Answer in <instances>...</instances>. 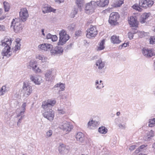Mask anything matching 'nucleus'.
<instances>
[{
	"label": "nucleus",
	"mask_w": 155,
	"mask_h": 155,
	"mask_svg": "<svg viewBox=\"0 0 155 155\" xmlns=\"http://www.w3.org/2000/svg\"><path fill=\"white\" fill-rule=\"evenodd\" d=\"M76 3L78 8L81 10L82 7L83 6L84 3L83 0H76Z\"/></svg>",
	"instance_id": "26"
},
{
	"label": "nucleus",
	"mask_w": 155,
	"mask_h": 155,
	"mask_svg": "<svg viewBox=\"0 0 155 155\" xmlns=\"http://www.w3.org/2000/svg\"><path fill=\"white\" fill-rule=\"evenodd\" d=\"M154 4V2L151 0H140L139 5L142 8L151 7Z\"/></svg>",
	"instance_id": "6"
},
{
	"label": "nucleus",
	"mask_w": 155,
	"mask_h": 155,
	"mask_svg": "<svg viewBox=\"0 0 155 155\" xmlns=\"http://www.w3.org/2000/svg\"><path fill=\"white\" fill-rule=\"evenodd\" d=\"M129 23L132 27H136L137 25V20L135 17L131 16L129 19H128Z\"/></svg>",
	"instance_id": "18"
},
{
	"label": "nucleus",
	"mask_w": 155,
	"mask_h": 155,
	"mask_svg": "<svg viewBox=\"0 0 155 155\" xmlns=\"http://www.w3.org/2000/svg\"><path fill=\"white\" fill-rule=\"evenodd\" d=\"M149 40L150 44H155V37H151Z\"/></svg>",
	"instance_id": "43"
},
{
	"label": "nucleus",
	"mask_w": 155,
	"mask_h": 155,
	"mask_svg": "<svg viewBox=\"0 0 155 155\" xmlns=\"http://www.w3.org/2000/svg\"><path fill=\"white\" fill-rule=\"evenodd\" d=\"M10 47L5 46L2 52V55L3 56H6L7 57H9L12 55V53L10 52Z\"/></svg>",
	"instance_id": "17"
},
{
	"label": "nucleus",
	"mask_w": 155,
	"mask_h": 155,
	"mask_svg": "<svg viewBox=\"0 0 155 155\" xmlns=\"http://www.w3.org/2000/svg\"><path fill=\"white\" fill-rule=\"evenodd\" d=\"M52 47L51 45L48 43H45L39 45L38 47L39 50L47 51L50 50L52 48Z\"/></svg>",
	"instance_id": "16"
},
{
	"label": "nucleus",
	"mask_w": 155,
	"mask_h": 155,
	"mask_svg": "<svg viewBox=\"0 0 155 155\" xmlns=\"http://www.w3.org/2000/svg\"><path fill=\"white\" fill-rule=\"evenodd\" d=\"M20 44L18 43H17V45H15V49L14 50L13 52H16V51L20 49Z\"/></svg>",
	"instance_id": "46"
},
{
	"label": "nucleus",
	"mask_w": 155,
	"mask_h": 155,
	"mask_svg": "<svg viewBox=\"0 0 155 155\" xmlns=\"http://www.w3.org/2000/svg\"><path fill=\"white\" fill-rule=\"evenodd\" d=\"M63 51V49L60 47L56 46L54 48L51 50V52L53 55L60 54H62Z\"/></svg>",
	"instance_id": "13"
},
{
	"label": "nucleus",
	"mask_w": 155,
	"mask_h": 155,
	"mask_svg": "<svg viewBox=\"0 0 155 155\" xmlns=\"http://www.w3.org/2000/svg\"><path fill=\"white\" fill-rule=\"evenodd\" d=\"M7 91L6 87L5 86H3L0 89V96L4 94Z\"/></svg>",
	"instance_id": "34"
},
{
	"label": "nucleus",
	"mask_w": 155,
	"mask_h": 155,
	"mask_svg": "<svg viewBox=\"0 0 155 155\" xmlns=\"http://www.w3.org/2000/svg\"><path fill=\"white\" fill-rule=\"evenodd\" d=\"M53 10L54 9L52 8L48 7L47 5L42 8V12L44 13L53 12Z\"/></svg>",
	"instance_id": "24"
},
{
	"label": "nucleus",
	"mask_w": 155,
	"mask_h": 155,
	"mask_svg": "<svg viewBox=\"0 0 155 155\" xmlns=\"http://www.w3.org/2000/svg\"><path fill=\"white\" fill-rule=\"evenodd\" d=\"M3 4L5 11L8 12L9 10L10 7L9 4L6 2L4 1Z\"/></svg>",
	"instance_id": "30"
},
{
	"label": "nucleus",
	"mask_w": 155,
	"mask_h": 155,
	"mask_svg": "<svg viewBox=\"0 0 155 155\" xmlns=\"http://www.w3.org/2000/svg\"><path fill=\"white\" fill-rule=\"evenodd\" d=\"M120 114V113L119 112H117V116H119Z\"/></svg>",
	"instance_id": "63"
},
{
	"label": "nucleus",
	"mask_w": 155,
	"mask_h": 155,
	"mask_svg": "<svg viewBox=\"0 0 155 155\" xmlns=\"http://www.w3.org/2000/svg\"><path fill=\"white\" fill-rule=\"evenodd\" d=\"M52 35H51L50 33H48L47 34L46 36V38L47 39H51Z\"/></svg>",
	"instance_id": "56"
},
{
	"label": "nucleus",
	"mask_w": 155,
	"mask_h": 155,
	"mask_svg": "<svg viewBox=\"0 0 155 155\" xmlns=\"http://www.w3.org/2000/svg\"><path fill=\"white\" fill-rule=\"evenodd\" d=\"M146 34V33L144 31H139L138 33V36L140 38H142L145 36Z\"/></svg>",
	"instance_id": "45"
},
{
	"label": "nucleus",
	"mask_w": 155,
	"mask_h": 155,
	"mask_svg": "<svg viewBox=\"0 0 155 155\" xmlns=\"http://www.w3.org/2000/svg\"><path fill=\"white\" fill-rule=\"evenodd\" d=\"M55 2L58 3H60L64 2V0H54Z\"/></svg>",
	"instance_id": "58"
},
{
	"label": "nucleus",
	"mask_w": 155,
	"mask_h": 155,
	"mask_svg": "<svg viewBox=\"0 0 155 155\" xmlns=\"http://www.w3.org/2000/svg\"><path fill=\"white\" fill-rule=\"evenodd\" d=\"M12 42V40L11 38H5L3 41H2V45L4 46L10 47Z\"/></svg>",
	"instance_id": "22"
},
{
	"label": "nucleus",
	"mask_w": 155,
	"mask_h": 155,
	"mask_svg": "<svg viewBox=\"0 0 155 155\" xmlns=\"http://www.w3.org/2000/svg\"><path fill=\"white\" fill-rule=\"evenodd\" d=\"M107 130L104 127H101L99 128L98 131L101 134H105L107 132Z\"/></svg>",
	"instance_id": "31"
},
{
	"label": "nucleus",
	"mask_w": 155,
	"mask_h": 155,
	"mask_svg": "<svg viewBox=\"0 0 155 155\" xmlns=\"http://www.w3.org/2000/svg\"><path fill=\"white\" fill-rule=\"evenodd\" d=\"M155 125V118L150 120L149 126L150 127H152Z\"/></svg>",
	"instance_id": "37"
},
{
	"label": "nucleus",
	"mask_w": 155,
	"mask_h": 155,
	"mask_svg": "<svg viewBox=\"0 0 155 155\" xmlns=\"http://www.w3.org/2000/svg\"><path fill=\"white\" fill-rule=\"evenodd\" d=\"M118 126L120 127V128H122L123 127H124V126H123V125L121 124H119Z\"/></svg>",
	"instance_id": "59"
},
{
	"label": "nucleus",
	"mask_w": 155,
	"mask_h": 155,
	"mask_svg": "<svg viewBox=\"0 0 155 155\" xmlns=\"http://www.w3.org/2000/svg\"><path fill=\"white\" fill-rule=\"evenodd\" d=\"M4 19V17H0V20H2Z\"/></svg>",
	"instance_id": "62"
},
{
	"label": "nucleus",
	"mask_w": 155,
	"mask_h": 155,
	"mask_svg": "<svg viewBox=\"0 0 155 155\" xmlns=\"http://www.w3.org/2000/svg\"><path fill=\"white\" fill-rule=\"evenodd\" d=\"M76 138L77 140L80 142L82 143L84 141V135L81 132L78 133L76 135Z\"/></svg>",
	"instance_id": "21"
},
{
	"label": "nucleus",
	"mask_w": 155,
	"mask_h": 155,
	"mask_svg": "<svg viewBox=\"0 0 155 155\" xmlns=\"http://www.w3.org/2000/svg\"><path fill=\"white\" fill-rule=\"evenodd\" d=\"M111 9L112 8H109V9H107L106 10V11H107L108 10L109 11V12H111Z\"/></svg>",
	"instance_id": "61"
},
{
	"label": "nucleus",
	"mask_w": 155,
	"mask_h": 155,
	"mask_svg": "<svg viewBox=\"0 0 155 155\" xmlns=\"http://www.w3.org/2000/svg\"><path fill=\"white\" fill-rule=\"evenodd\" d=\"M109 0H100L95 2L97 6L103 7L107 5L109 3Z\"/></svg>",
	"instance_id": "20"
},
{
	"label": "nucleus",
	"mask_w": 155,
	"mask_h": 155,
	"mask_svg": "<svg viewBox=\"0 0 155 155\" xmlns=\"http://www.w3.org/2000/svg\"><path fill=\"white\" fill-rule=\"evenodd\" d=\"M58 148L59 153L61 154H63L68 151L67 147L63 144H60Z\"/></svg>",
	"instance_id": "19"
},
{
	"label": "nucleus",
	"mask_w": 155,
	"mask_h": 155,
	"mask_svg": "<svg viewBox=\"0 0 155 155\" xmlns=\"http://www.w3.org/2000/svg\"><path fill=\"white\" fill-rule=\"evenodd\" d=\"M32 91V87L27 82H24L22 86V91L24 96L28 97L31 93Z\"/></svg>",
	"instance_id": "2"
},
{
	"label": "nucleus",
	"mask_w": 155,
	"mask_h": 155,
	"mask_svg": "<svg viewBox=\"0 0 155 155\" xmlns=\"http://www.w3.org/2000/svg\"><path fill=\"white\" fill-rule=\"evenodd\" d=\"M20 19L22 21H25L28 17V14L27 9L25 8H22L19 12Z\"/></svg>",
	"instance_id": "7"
},
{
	"label": "nucleus",
	"mask_w": 155,
	"mask_h": 155,
	"mask_svg": "<svg viewBox=\"0 0 155 155\" xmlns=\"http://www.w3.org/2000/svg\"><path fill=\"white\" fill-rule=\"evenodd\" d=\"M52 134V131L51 130H49L46 132L45 137L46 138H48L51 137V136Z\"/></svg>",
	"instance_id": "42"
},
{
	"label": "nucleus",
	"mask_w": 155,
	"mask_h": 155,
	"mask_svg": "<svg viewBox=\"0 0 155 155\" xmlns=\"http://www.w3.org/2000/svg\"><path fill=\"white\" fill-rule=\"evenodd\" d=\"M140 7L139 6H138L137 4H135L132 6V7L134 9L138 11L139 12H141L142 9L140 8Z\"/></svg>",
	"instance_id": "40"
},
{
	"label": "nucleus",
	"mask_w": 155,
	"mask_h": 155,
	"mask_svg": "<svg viewBox=\"0 0 155 155\" xmlns=\"http://www.w3.org/2000/svg\"><path fill=\"white\" fill-rule=\"evenodd\" d=\"M142 53L145 57L147 58L151 57L155 55V53L153 52L152 50L146 48L143 49Z\"/></svg>",
	"instance_id": "10"
},
{
	"label": "nucleus",
	"mask_w": 155,
	"mask_h": 155,
	"mask_svg": "<svg viewBox=\"0 0 155 155\" xmlns=\"http://www.w3.org/2000/svg\"><path fill=\"white\" fill-rule=\"evenodd\" d=\"M51 39L53 41H55L57 40L58 37L56 35H52Z\"/></svg>",
	"instance_id": "48"
},
{
	"label": "nucleus",
	"mask_w": 155,
	"mask_h": 155,
	"mask_svg": "<svg viewBox=\"0 0 155 155\" xmlns=\"http://www.w3.org/2000/svg\"><path fill=\"white\" fill-rule=\"evenodd\" d=\"M29 65L30 67L32 68V69H34L35 68H36L37 67L35 61H31L30 62Z\"/></svg>",
	"instance_id": "38"
},
{
	"label": "nucleus",
	"mask_w": 155,
	"mask_h": 155,
	"mask_svg": "<svg viewBox=\"0 0 155 155\" xmlns=\"http://www.w3.org/2000/svg\"><path fill=\"white\" fill-rule=\"evenodd\" d=\"M96 65L98 67V68L99 69H102L104 66V63L101 59H100L97 61L96 63Z\"/></svg>",
	"instance_id": "23"
},
{
	"label": "nucleus",
	"mask_w": 155,
	"mask_h": 155,
	"mask_svg": "<svg viewBox=\"0 0 155 155\" xmlns=\"http://www.w3.org/2000/svg\"><path fill=\"white\" fill-rule=\"evenodd\" d=\"M111 40L113 44H118L121 41L119 39V37L115 35L112 36L111 38Z\"/></svg>",
	"instance_id": "25"
},
{
	"label": "nucleus",
	"mask_w": 155,
	"mask_h": 155,
	"mask_svg": "<svg viewBox=\"0 0 155 155\" xmlns=\"http://www.w3.org/2000/svg\"><path fill=\"white\" fill-rule=\"evenodd\" d=\"M153 132L151 130V132H149L148 134L149 135H147V138L148 139H149V138H150L151 137H153V136H154V135H153V134L152 133Z\"/></svg>",
	"instance_id": "51"
},
{
	"label": "nucleus",
	"mask_w": 155,
	"mask_h": 155,
	"mask_svg": "<svg viewBox=\"0 0 155 155\" xmlns=\"http://www.w3.org/2000/svg\"><path fill=\"white\" fill-rule=\"evenodd\" d=\"M149 16L148 14L147 13L143 14L141 16L140 19V22L141 23H143L145 21V20L147 19Z\"/></svg>",
	"instance_id": "27"
},
{
	"label": "nucleus",
	"mask_w": 155,
	"mask_h": 155,
	"mask_svg": "<svg viewBox=\"0 0 155 155\" xmlns=\"http://www.w3.org/2000/svg\"><path fill=\"white\" fill-rule=\"evenodd\" d=\"M87 31L86 37L89 38L94 37L97 33V31L95 26L91 25V27L87 29Z\"/></svg>",
	"instance_id": "4"
},
{
	"label": "nucleus",
	"mask_w": 155,
	"mask_h": 155,
	"mask_svg": "<svg viewBox=\"0 0 155 155\" xmlns=\"http://www.w3.org/2000/svg\"><path fill=\"white\" fill-rule=\"evenodd\" d=\"M59 40L58 44L62 45L69 39V35L67 34L66 31L62 30L59 32Z\"/></svg>",
	"instance_id": "3"
},
{
	"label": "nucleus",
	"mask_w": 155,
	"mask_h": 155,
	"mask_svg": "<svg viewBox=\"0 0 155 155\" xmlns=\"http://www.w3.org/2000/svg\"><path fill=\"white\" fill-rule=\"evenodd\" d=\"M99 124L98 122L92 120L90 121L88 123L89 126H92L93 127L96 126Z\"/></svg>",
	"instance_id": "33"
},
{
	"label": "nucleus",
	"mask_w": 155,
	"mask_h": 155,
	"mask_svg": "<svg viewBox=\"0 0 155 155\" xmlns=\"http://www.w3.org/2000/svg\"><path fill=\"white\" fill-rule=\"evenodd\" d=\"M24 115L21 116V117L18 119V121L17 123V125L18 127H19L20 125V124L21 123L22 120L23 119Z\"/></svg>",
	"instance_id": "44"
},
{
	"label": "nucleus",
	"mask_w": 155,
	"mask_h": 155,
	"mask_svg": "<svg viewBox=\"0 0 155 155\" xmlns=\"http://www.w3.org/2000/svg\"><path fill=\"white\" fill-rule=\"evenodd\" d=\"M147 145H142L140 147L137 149L135 151V152L137 153H138L140 151H142L144 149Z\"/></svg>",
	"instance_id": "35"
},
{
	"label": "nucleus",
	"mask_w": 155,
	"mask_h": 155,
	"mask_svg": "<svg viewBox=\"0 0 155 155\" xmlns=\"http://www.w3.org/2000/svg\"><path fill=\"white\" fill-rule=\"evenodd\" d=\"M30 78L31 80L36 84H40L42 81V77L40 76L35 77L32 75H30Z\"/></svg>",
	"instance_id": "12"
},
{
	"label": "nucleus",
	"mask_w": 155,
	"mask_h": 155,
	"mask_svg": "<svg viewBox=\"0 0 155 155\" xmlns=\"http://www.w3.org/2000/svg\"><path fill=\"white\" fill-rule=\"evenodd\" d=\"M98 83H99V82H98V81H97V80L96 81V83H95L96 85L97 84H98Z\"/></svg>",
	"instance_id": "64"
},
{
	"label": "nucleus",
	"mask_w": 155,
	"mask_h": 155,
	"mask_svg": "<svg viewBox=\"0 0 155 155\" xmlns=\"http://www.w3.org/2000/svg\"><path fill=\"white\" fill-rule=\"evenodd\" d=\"M55 103L56 101L54 100L48 101H45L43 102L42 107L43 109L46 110L48 107H50L53 106Z\"/></svg>",
	"instance_id": "11"
},
{
	"label": "nucleus",
	"mask_w": 155,
	"mask_h": 155,
	"mask_svg": "<svg viewBox=\"0 0 155 155\" xmlns=\"http://www.w3.org/2000/svg\"><path fill=\"white\" fill-rule=\"evenodd\" d=\"M43 114V116L50 121L52 120L54 117L53 111L50 109H48Z\"/></svg>",
	"instance_id": "9"
},
{
	"label": "nucleus",
	"mask_w": 155,
	"mask_h": 155,
	"mask_svg": "<svg viewBox=\"0 0 155 155\" xmlns=\"http://www.w3.org/2000/svg\"><path fill=\"white\" fill-rule=\"evenodd\" d=\"M124 0H118L116 2L115 5L117 7H120L123 3Z\"/></svg>",
	"instance_id": "39"
},
{
	"label": "nucleus",
	"mask_w": 155,
	"mask_h": 155,
	"mask_svg": "<svg viewBox=\"0 0 155 155\" xmlns=\"http://www.w3.org/2000/svg\"><path fill=\"white\" fill-rule=\"evenodd\" d=\"M22 21L20 18H17L13 19L11 23V28H12L16 33L21 32L24 27Z\"/></svg>",
	"instance_id": "1"
},
{
	"label": "nucleus",
	"mask_w": 155,
	"mask_h": 155,
	"mask_svg": "<svg viewBox=\"0 0 155 155\" xmlns=\"http://www.w3.org/2000/svg\"><path fill=\"white\" fill-rule=\"evenodd\" d=\"M81 31L80 30H78L76 31L75 35L78 36L81 35Z\"/></svg>",
	"instance_id": "47"
},
{
	"label": "nucleus",
	"mask_w": 155,
	"mask_h": 155,
	"mask_svg": "<svg viewBox=\"0 0 155 155\" xmlns=\"http://www.w3.org/2000/svg\"><path fill=\"white\" fill-rule=\"evenodd\" d=\"M94 3V2H91V3H88L87 4L85 7L86 12L87 14H91L93 12L94 9V7L92 5V3Z\"/></svg>",
	"instance_id": "14"
},
{
	"label": "nucleus",
	"mask_w": 155,
	"mask_h": 155,
	"mask_svg": "<svg viewBox=\"0 0 155 155\" xmlns=\"http://www.w3.org/2000/svg\"><path fill=\"white\" fill-rule=\"evenodd\" d=\"M104 40H102L100 42L99 46H98L97 49V51H101L104 49L105 48L104 46Z\"/></svg>",
	"instance_id": "28"
},
{
	"label": "nucleus",
	"mask_w": 155,
	"mask_h": 155,
	"mask_svg": "<svg viewBox=\"0 0 155 155\" xmlns=\"http://www.w3.org/2000/svg\"><path fill=\"white\" fill-rule=\"evenodd\" d=\"M75 28V25L74 24H72L68 26V28L70 30L73 31Z\"/></svg>",
	"instance_id": "49"
},
{
	"label": "nucleus",
	"mask_w": 155,
	"mask_h": 155,
	"mask_svg": "<svg viewBox=\"0 0 155 155\" xmlns=\"http://www.w3.org/2000/svg\"><path fill=\"white\" fill-rule=\"evenodd\" d=\"M51 71L50 70H48L47 71L46 74H45V76L46 80L49 81L50 78V77L51 75Z\"/></svg>",
	"instance_id": "32"
},
{
	"label": "nucleus",
	"mask_w": 155,
	"mask_h": 155,
	"mask_svg": "<svg viewBox=\"0 0 155 155\" xmlns=\"http://www.w3.org/2000/svg\"><path fill=\"white\" fill-rule=\"evenodd\" d=\"M128 34V37L130 39H131L133 38L134 35L131 32H129Z\"/></svg>",
	"instance_id": "53"
},
{
	"label": "nucleus",
	"mask_w": 155,
	"mask_h": 155,
	"mask_svg": "<svg viewBox=\"0 0 155 155\" xmlns=\"http://www.w3.org/2000/svg\"><path fill=\"white\" fill-rule=\"evenodd\" d=\"M59 128L66 132L71 131L72 128V126L69 124V122L66 121H64L61 123Z\"/></svg>",
	"instance_id": "8"
},
{
	"label": "nucleus",
	"mask_w": 155,
	"mask_h": 155,
	"mask_svg": "<svg viewBox=\"0 0 155 155\" xmlns=\"http://www.w3.org/2000/svg\"><path fill=\"white\" fill-rule=\"evenodd\" d=\"M36 58L37 59L41 60L42 62H45L47 61V58L43 55H37L36 56Z\"/></svg>",
	"instance_id": "29"
},
{
	"label": "nucleus",
	"mask_w": 155,
	"mask_h": 155,
	"mask_svg": "<svg viewBox=\"0 0 155 155\" xmlns=\"http://www.w3.org/2000/svg\"><path fill=\"white\" fill-rule=\"evenodd\" d=\"M54 87H59L60 89H61L62 91H64L65 88L64 84L61 83H60L59 84H57L55 85Z\"/></svg>",
	"instance_id": "36"
},
{
	"label": "nucleus",
	"mask_w": 155,
	"mask_h": 155,
	"mask_svg": "<svg viewBox=\"0 0 155 155\" xmlns=\"http://www.w3.org/2000/svg\"><path fill=\"white\" fill-rule=\"evenodd\" d=\"M58 112L59 114H63L65 113V112L63 110H58Z\"/></svg>",
	"instance_id": "57"
},
{
	"label": "nucleus",
	"mask_w": 155,
	"mask_h": 155,
	"mask_svg": "<svg viewBox=\"0 0 155 155\" xmlns=\"http://www.w3.org/2000/svg\"><path fill=\"white\" fill-rule=\"evenodd\" d=\"M78 13V10L77 8H74L73 12L71 13V16L72 18H74L76 14Z\"/></svg>",
	"instance_id": "41"
},
{
	"label": "nucleus",
	"mask_w": 155,
	"mask_h": 155,
	"mask_svg": "<svg viewBox=\"0 0 155 155\" xmlns=\"http://www.w3.org/2000/svg\"><path fill=\"white\" fill-rule=\"evenodd\" d=\"M5 27L4 25H0V31H5Z\"/></svg>",
	"instance_id": "50"
},
{
	"label": "nucleus",
	"mask_w": 155,
	"mask_h": 155,
	"mask_svg": "<svg viewBox=\"0 0 155 155\" xmlns=\"http://www.w3.org/2000/svg\"><path fill=\"white\" fill-rule=\"evenodd\" d=\"M33 70L35 72V73H39L41 71V70L39 69V68L38 67H37L36 68H35L34 69H33Z\"/></svg>",
	"instance_id": "52"
},
{
	"label": "nucleus",
	"mask_w": 155,
	"mask_h": 155,
	"mask_svg": "<svg viewBox=\"0 0 155 155\" xmlns=\"http://www.w3.org/2000/svg\"><path fill=\"white\" fill-rule=\"evenodd\" d=\"M127 45H128V43H123L121 45H120L119 46V48L121 49L123 46L124 47H125L127 46Z\"/></svg>",
	"instance_id": "54"
},
{
	"label": "nucleus",
	"mask_w": 155,
	"mask_h": 155,
	"mask_svg": "<svg viewBox=\"0 0 155 155\" xmlns=\"http://www.w3.org/2000/svg\"><path fill=\"white\" fill-rule=\"evenodd\" d=\"M136 145L131 146L130 147L129 149L131 151L133 150L136 148Z\"/></svg>",
	"instance_id": "55"
},
{
	"label": "nucleus",
	"mask_w": 155,
	"mask_h": 155,
	"mask_svg": "<svg viewBox=\"0 0 155 155\" xmlns=\"http://www.w3.org/2000/svg\"><path fill=\"white\" fill-rule=\"evenodd\" d=\"M119 17V15L117 13L112 12L110 15L109 22L111 25H116Z\"/></svg>",
	"instance_id": "5"
},
{
	"label": "nucleus",
	"mask_w": 155,
	"mask_h": 155,
	"mask_svg": "<svg viewBox=\"0 0 155 155\" xmlns=\"http://www.w3.org/2000/svg\"><path fill=\"white\" fill-rule=\"evenodd\" d=\"M26 106V103H24L22 105L21 107L17 109L16 113L18 114L17 117H18L23 115L25 112Z\"/></svg>",
	"instance_id": "15"
},
{
	"label": "nucleus",
	"mask_w": 155,
	"mask_h": 155,
	"mask_svg": "<svg viewBox=\"0 0 155 155\" xmlns=\"http://www.w3.org/2000/svg\"><path fill=\"white\" fill-rule=\"evenodd\" d=\"M44 29H43L41 30V32L42 33V35H43L44 36H45V34L44 33Z\"/></svg>",
	"instance_id": "60"
}]
</instances>
